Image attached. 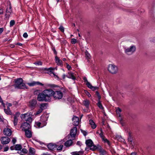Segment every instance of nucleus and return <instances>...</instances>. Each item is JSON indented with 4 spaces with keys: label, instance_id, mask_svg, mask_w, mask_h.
Masks as SVG:
<instances>
[{
    "label": "nucleus",
    "instance_id": "nucleus-1",
    "mask_svg": "<svg viewBox=\"0 0 155 155\" xmlns=\"http://www.w3.org/2000/svg\"><path fill=\"white\" fill-rule=\"evenodd\" d=\"M53 94L54 91L53 90L50 89H46L38 94L37 99L39 101H50Z\"/></svg>",
    "mask_w": 155,
    "mask_h": 155
},
{
    "label": "nucleus",
    "instance_id": "nucleus-2",
    "mask_svg": "<svg viewBox=\"0 0 155 155\" xmlns=\"http://www.w3.org/2000/svg\"><path fill=\"white\" fill-rule=\"evenodd\" d=\"M27 84L30 87H33L37 85L41 86H45L46 87H59L58 86L54 84H44L39 81H33L31 83H28Z\"/></svg>",
    "mask_w": 155,
    "mask_h": 155
},
{
    "label": "nucleus",
    "instance_id": "nucleus-3",
    "mask_svg": "<svg viewBox=\"0 0 155 155\" xmlns=\"http://www.w3.org/2000/svg\"><path fill=\"white\" fill-rule=\"evenodd\" d=\"M48 116L47 114L43 115L41 117V120L42 123L37 122L36 123V125L38 127H42L46 125V121L47 120Z\"/></svg>",
    "mask_w": 155,
    "mask_h": 155
},
{
    "label": "nucleus",
    "instance_id": "nucleus-4",
    "mask_svg": "<svg viewBox=\"0 0 155 155\" xmlns=\"http://www.w3.org/2000/svg\"><path fill=\"white\" fill-rule=\"evenodd\" d=\"M107 69L109 72L112 74H116L118 71V66L114 64H109Z\"/></svg>",
    "mask_w": 155,
    "mask_h": 155
},
{
    "label": "nucleus",
    "instance_id": "nucleus-5",
    "mask_svg": "<svg viewBox=\"0 0 155 155\" xmlns=\"http://www.w3.org/2000/svg\"><path fill=\"white\" fill-rule=\"evenodd\" d=\"M136 48L134 45H132L130 47L125 48L124 51L125 53L127 54H131L136 51Z\"/></svg>",
    "mask_w": 155,
    "mask_h": 155
},
{
    "label": "nucleus",
    "instance_id": "nucleus-6",
    "mask_svg": "<svg viewBox=\"0 0 155 155\" xmlns=\"http://www.w3.org/2000/svg\"><path fill=\"white\" fill-rule=\"evenodd\" d=\"M86 145L92 150H94L97 148V147L94 146L92 141L91 139L87 140L86 141Z\"/></svg>",
    "mask_w": 155,
    "mask_h": 155
},
{
    "label": "nucleus",
    "instance_id": "nucleus-7",
    "mask_svg": "<svg viewBox=\"0 0 155 155\" xmlns=\"http://www.w3.org/2000/svg\"><path fill=\"white\" fill-rule=\"evenodd\" d=\"M53 97L55 100H60L62 98L63 94L60 91H57L55 92L54 91Z\"/></svg>",
    "mask_w": 155,
    "mask_h": 155
},
{
    "label": "nucleus",
    "instance_id": "nucleus-8",
    "mask_svg": "<svg viewBox=\"0 0 155 155\" xmlns=\"http://www.w3.org/2000/svg\"><path fill=\"white\" fill-rule=\"evenodd\" d=\"M14 82L15 84L17 85V87H25V84L23 82V80L22 78H19L14 80Z\"/></svg>",
    "mask_w": 155,
    "mask_h": 155
},
{
    "label": "nucleus",
    "instance_id": "nucleus-9",
    "mask_svg": "<svg viewBox=\"0 0 155 155\" xmlns=\"http://www.w3.org/2000/svg\"><path fill=\"white\" fill-rule=\"evenodd\" d=\"M21 117L26 121L29 122H31L32 120L31 115L30 113H27L25 114H22L21 115Z\"/></svg>",
    "mask_w": 155,
    "mask_h": 155
},
{
    "label": "nucleus",
    "instance_id": "nucleus-10",
    "mask_svg": "<svg viewBox=\"0 0 155 155\" xmlns=\"http://www.w3.org/2000/svg\"><path fill=\"white\" fill-rule=\"evenodd\" d=\"M12 12V10L11 7V4H9L7 6V8L6 11V14L5 15V17L8 19L10 15L11 14Z\"/></svg>",
    "mask_w": 155,
    "mask_h": 155
},
{
    "label": "nucleus",
    "instance_id": "nucleus-11",
    "mask_svg": "<svg viewBox=\"0 0 155 155\" xmlns=\"http://www.w3.org/2000/svg\"><path fill=\"white\" fill-rule=\"evenodd\" d=\"M30 125L27 122H25L22 124L21 126V128L23 130H29L30 128Z\"/></svg>",
    "mask_w": 155,
    "mask_h": 155
},
{
    "label": "nucleus",
    "instance_id": "nucleus-12",
    "mask_svg": "<svg viewBox=\"0 0 155 155\" xmlns=\"http://www.w3.org/2000/svg\"><path fill=\"white\" fill-rule=\"evenodd\" d=\"M1 142L3 144L8 143L10 141V139L8 137H2L1 139Z\"/></svg>",
    "mask_w": 155,
    "mask_h": 155
},
{
    "label": "nucleus",
    "instance_id": "nucleus-13",
    "mask_svg": "<svg viewBox=\"0 0 155 155\" xmlns=\"http://www.w3.org/2000/svg\"><path fill=\"white\" fill-rule=\"evenodd\" d=\"M72 119L73 125L75 126H78L80 122L79 118L77 117L74 116Z\"/></svg>",
    "mask_w": 155,
    "mask_h": 155
},
{
    "label": "nucleus",
    "instance_id": "nucleus-14",
    "mask_svg": "<svg viewBox=\"0 0 155 155\" xmlns=\"http://www.w3.org/2000/svg\"><path fill=\"white\" fill-rule=\"evenodd\" d=\"M37 103V101L36 100L33 99L30 101L28 103V105L31 108H34Z\"/></svg>",
    "mask_w": 155,
    "mask_h": 155
},
{
    "label": "nucleus",
    "instance_id": "nucleus-15",
    "mask_svg": "<svg viewBox=\"0 0 155 155\" xmlns=\"http://www.w3.org/2000/svg\"><path fill=\"white\" fill-rule=\"evenodd\" d=\"M100 131L101 132L99 133V135L101 138L102 141L105 143H107L108 144H109L110 142L107 139L105 138L103 132L101 130Z\"/></svg>",
    "mask_w": 155,
    "mask_h": 155
},
{
    "label": "nucleus",
    "instance_id": "nucleus-16",
    "mask_svg": "<svg viewBox=\"0 0 155 155\" xmlns=\"http://www.w3.org/2000/svg\"><path fill=\"white\" fill-rule=\"evenodd\" d=\"M57 145L51 143H49L47 145L48 148L51 150H54L57 147Z\"/></svg>",
    "mask_w": 155,
    "mask_h": 155
},
{
    "label": "nucleus",
    "instance_id": "nucleus-17",
    "mask_svg": "<svg viewBox=\"0 0 155 155\" xmlns=\"http://www.w3.org/2000/svg\"><path fill=\"white\" fill-rule=\"evenodd\" d=\"M77 128L76 127H73L71 130L70 134L72 137H74L76 134Z\"/></svg>",
    "mask_w": 155,
    "mask_h": 155
},
{
    "label": "nucleus",
    "instance_id": "nucleus-18",
    "mask_svg": "<svg viewBox=\"0 0 155 155\" xmlns=\"http://www.w3.org/2000/svg\"><path fill=\"white\" fill-rule=\"evenodd\" d=\"M3 132L5 135L8 136H10L12 134V131L8 128H5Z\"/></svg>",
    "mask_w": 155,
    "mask_h": 155
},
{
    "label": "nucleus",
    "instance_id": "nucleus-19",
    "mask_svg": "<svg viewBox=\"0 0 155 155\" xmlns=\"http://www.w3.org/2000/svg\"><path fill=\"white\" fill-rule=\"evenodd\" d=\"M66 77L68 78L72 79L73 80H74L76 79V78L74 76V73L71 72H68Z\"/></svg>",
    "mask_w": 155,
    "mask_h": 155
},
{
    "label": "nucleus",
    "instance_id": "nucleus-20",
    "mask_svg": "<svg viewBox=\"0 0 155 155\" xmlns=\"http://www.w3.org/2000/svg\"><path fill=\"white\" fill-rule=\"evenodd\" d=\"M97 151H98L101 155H104L106 154L105 151L100 146L97 145Z\"/></svg>",
    "mask_w": 155,
    "mask_h": 155
},
{
    "label": "nucleus",
    "instance_id": "nucleus-21",
    "mask_svg": "<svg viewBox=\"0 0 155 155\" xmlns=\"http://www.w3.org/2000/svg\"><path fill=\"white\" fill-rule=\"evenodd\" d=\"M55 60L56 63H57L58 65L60 66L62 65V61L60 60L57 56H56L55 57Z\"/></svg>",
    "mask_w": 155,
    "mask_h": 155
},
{
    "label": "nucleus",
    "instance_id": "nucleus-22",
    "mask_svg": "<svg viewBox=\"0 0 155 155\" xmlns=\"http://www.w3.org/2000/svg\"><path fill=\"white\" fill-rule=\"evenodd\" d=\"M97 107H99L101 112L104 113V108L100 101H99L97 103Z\"/></svg>",
    "mask_w": 155,
    "mask_h": 155
},
{
    "label": "nucleus",
    "instance_id": "nucleus-23",
    "mask_svg": "<svg viewBox=\"0 0 155 155\" xmlns=\"http://www.w3.org/2000/svg\"><path fill=\"white\" fill-rule=\"evenodd\" d=\"M73 143L72 140H69L66 141L64 143V145L66 147H69L71 146Z\"/></svg>",
    "mask_w": 155,
    "mask_h": 155
},
{
    "label": "nucleus",
    "instance_id": "nucleus-24",
    "mask_svg": "<svg viewBox=\"0 0 155 155\" xmlns=\"http://www.w3.org/2000/svg\"><path fill=\"white\" fill-rule=\"evenodd\" d=\"M24 131H25L26 136L27 137L30 138L31 137L32 134L31 131L30 130H28Z\"/></svg>",
    "mask_w": 155,
    "mask_h": 155
},
{
    "label": "nucleus",
    "instance_id": "nucleus-25",
    "mask_svg": "<svg viewBox=\"0 0 155 155\" xmlns=\"http://www.w3.org/2000/svg\"><path fill=\"white\" fill-rule=\"evenodd\" d=\"M71 154L72 155H83V152L82 151L73 152H71Z\"/></svg>",
    "mask_w": 155,
    "mask_h": 155
},
{
    "label": "nucleus",
    "instance_id": "nucleus-26",
    "mask_svg": "<svg viewBox=\"0 0 155 155\" xmlns=\"http://www.w3.org/2000/svg\"><path fill=\"white\" fill-rule=\"evenodd\" d=\"M121 111V110L119 107H117L116 108V112L117 115L120 117L121 116L120 114V112Z\"/></svg>",
    "mask_w": 155,
    "mask_h": 155
},
{
    "label": "nucleus",
    "instance_id": "nucleus-27",
    "mask_svg": "<svg viewBox=\"0 0 155 155\" xmlns=\"http://www.w3.org/2000/svg\"><path fill=\"white\" fill-rule=\"evenodd\" d=\"M89 123L91 125V126L92 128L93 129H94L96 128V125L92 120H89Z\"/></svg>",
    "mask_w": 155,
    "mask_h": 155
},
{
    "label": "nucleus",
    "instance_id": "nucleus-28",
    "mask_svg": "<svg viewBox=\"0 0 155 155\" xmlns=\"http://www.w3.org/2000/svg\"><path fill=\"white\" fill-rule=\"evenodd\" d=\"M30 153L32 155H34L35 153V150L34 148L30 147L29 150Z\"/></svg>",
    "mask_w": 155,
    "mask_h": 155
},
{
    "label": "nucleus",
    "instance_id": "nucleus-29",
    "mask_svg": "<svg viewBox=\"0 0 155 155\" xmlns=\"http://www.w3.org/2000/svg\"><path fill=\"white\" fill-rule=\"evenodd\" d=\"M4 110L5 113L7 114H10L11 113L10 108L8 107H7L6 109H4Z\"/></svg>",
    "mask_w": 155,
    "mask_h": 155
},
{
    "label": "nucleus",
    "instance_id": "nucleus-30",
    "mask_svg": "<svg viewBox=\"0 0 155 155\" xmlns=\"http://www.w3.org/2000/svg\"><path fill=\"white\" fill-rule=\"evenodd\" d=\"M21 148V146L20 144H16L15 147V149L16 150H20Z\"/></svg>",
    "mask_w": 155,
    "mask_h": 155
},
{
    "label": "nucleus",
    "instance_id": "nucleus-31",
    "mask_svg": "<svg viewBox=\"0 0 155 155\" xmlns=\"http://www.w3.org/2000/svg\"><path fill=\"white\" fill-rule=\"evenodd\" d=\"M83 103L84 105L87 108L88 107H89V101L87 100L84 101Z\"/></svg>",
    "mask_w": 155,
    "mask_h": 155
},
{
    "label": "nucleus",
    "instance_id": "nucleus-32",
    "mask_svg": "<svg viewBox=\"0 0 155 155\" xmlns=\"http://www.w3.org/2000/svg\"><path fill=\"white\" fill-rule=\"evenodd\" d=\"M46 107V104L43 103L41 104L40 106V109H41L42 110L45 109Z\"/></svg>",
    "mask_w": 155,
    "mask_h": 155
},
{
    "label": "nucleus",
    "instance_id": "nucleus-33",
    "mask_svg": "<svg viewBox=\"0 0 155 155\" xmlns=\"http://www.w3.org/2000/svg\"><path fill=\"white\" fill-rule=\"evenodd\" d=\"M18 118L16 117H14V119L13 120V123L15 126L17 125L18 123Z\"/></svg>",
    "mask_w": 155,
    "mask_h": 155
},
{
    "label": "nucleus",
    "instance_id": "nucleus-34",
    "mask_svg": "<svg viewBox=\"0 0 155 155\" xmlns=\"http://www.w3.org/2000/svg\"><path fill=\"white\" fill-rule=\"evenodd\" d=\"M77 40L76 39L72 38L71 39V43L73 44H74L77 42Z\"/></svg>",
    "mask_w": 155,
    "mask_h": 155
},
{
    "label": "nucleus",
    "instance_id": "nucleus-35",
    "mask_svg": "<svg viewBox=\"0 0 155 155\" xmlns=\"http://www.w3.org/2000/svg\"><path fill=\"white\" fill-rule=\"evenodd\" d=\"M15 24V21L14 20H12L10 22V27L13 26Z\"/></svg>",
    "mask_w": 155,
    "mask_h": 155
},
{
    "label": "nucleus",
    "instance_id": "nucleus-36",
    "mask_svg": "<svg viewBox=\"0 0 155 155\" xmlns=\"http://www.w3.org/2000/svg\"><path fill=\"white\" fill-rule=\"evenodd\" d=\"M85 55L86 57L87 58H90V55L87 51H85Z\"/></svg>",
    "mask_w": 155,
    "mask_h": 155
},
{
    "label": "nucleus",
    "instance_id": "nucleus-37",
    "mask_svg": "<svg viewBox=\"0 0 155 155\" xmlns=\"http://www.w3.org/2000/svg\"><path fill=\"white\" fill-rule=\"evenodd\" d=\"M85 83L87 87H94L92 86L91 84L88 82V81Z\"/></svg>",
    "mask_w": 155,
    "mask_h": 155
},
{
    "label": "nucleus",
    "instance_id": "nucleus-38",
    "mask_svg": "<svg viewBox=\"0 0 155 155\" xmlns=\"http://www.w3.org/2000/svg\"><path fill=\"white\" fill-rule=\"evenodd\" d=\"M42 110L41 109H39L38 111L36 112V113L34 114L35 115L39 114L41 113L42 112Z\"/></svg>",
    "mask_w": 155,
    "mask_h": 155
},
{
    "label": "nucleus",
    "instance_id": "nucleus-39",
    "mask_svg": "<svg viewBox=\"0 0 155 155\" xmlns=\"http://www.w3.org/2000/svg\"><path fill=\"white\" fill-rule=\"evenodd\" d=\"M63 145H61L59 146L57 148V149L58 150H62L63 147Z\"/></svg>",
    "mask_w": 155,
    "mask_h": 155
},
{
    "label": "nucleus",
    "instance_id": "nucleus-40",
    "mask_svg": "<svg viewBox=\"0 0 155 155\" xmlns=\"http://www.w3.org/2000/svg\"><path fill=\"white\" fill-rule=\"evenodd\" d=\"M60 42L62 44H65L67 43V41L66 40H60Z\"/></svg>",
    "mask_w": 155,
    "mask_h": 155
},
{
    "label": "nucleus",
    "instance_id": "nucleus-41",
    "mask_svg": "<svg viewBox=\"0 0 155 155\" xmlns=\"http://www.w3.org/2000/svg\"><path fill=\"white\" fill-rule=\"evenodd\" d=\"M0 102L2 103V104L3 106L5 107V104L4 103L3 101L0 96Z\"/></svg>",
    "mask_w": 155,
    "mask_h": 155
},
{
    "label": "nucleus",
    "instance_id": "nucleus-42",
    "mask_svg": "<svg viewBox=\"0 0 155 155\" xmlns=\"http://www.w3.org/2000/svg\"><path fill=\"white\" fill-rule=\"evenodd\" d=\"M21 152L23 153H26L28 152V150L25 148H23L22 149Z\"/></svg>",
    "mask_w": 155,
    "mask_h": 155
},
{
    "label": "nucleus",
    "instance_id": "nucleus-43",
    "mask_svg": "<svg viewBox=\"0 0 155 155\" xmlns=\"http://www.w3.org/2000/svg\"><path fill=\"white\" fill-rule=\"evenodd\" d=\"M59 28L62 32H64V28L62 26H60Z\"/></svg>",
    "mask_w": 155,
    "mask_h": 155
},
{
    "label": "nucleus",
    "instance_id": "nucleus-44",
    "mask_svg": "<svg viewBox=\"0 0 155 155\" xmlns=\"http://www.w3.org/2000/svg\"><path fill=\"white\" fill-rule=\"evenodd\" d=\"M35 64L36 65H42V63L41 61H39L35 63Z\"/></svg>",
    "mask_w": 155,
    "mask_h": 155
},
{
    "label": "nucleus",
    "instance_id": "nucleus-45",
    "mask_svg": "<svg viewBox=\"0 0 155 155\" xmlns=\"http://www.w3.org/2000/svg\"><path fill=\"white\" fill-rule=\"evenodd\" d=\"M16 141V139L15 138H13L12 140V142L13 143V144H14Z\"/></svg>",
    "mask_w": 155,
    "mask_h": 155
},
{
    "label": "nucleus",
    "instance_id": "nucleus-46",
    "mask_svg": "<svg viewBox=\"0 0 155 155\" xmlns=\"http://www.w3.org/2000/svg\"><path fill=\"white\" fill-rule=\"evenodd\" d=\"M81 130V132L83 133L84 136H86L87 135V133L86 131L83 130Z\"/></svg>",
    "mask_w": 155,
    "mask_h": 155
},
{
    "label": "nucleus",
    "instance_id": "nucleus-47",
    "mask_svg": "<svg viewBox=\"0 0 155 155\" xmlns=\"http://www.w3.org/2000/svg\"><path fill=\"white\" fill-rule=\"evenodd\" d=\"M20 114V113L19 112H17L15 114L14 117H16L18 118V117Z\"/></svg>",
    "mask_w": 155,
    "mask_h": 155
},
{
    "label": "nucleus",
    "instance_id": "nucleus-48",
    "mask_svg": "<svg viewBox=\"0 0 155 155\" xmlns=\"http://www.w3.org/2000/svg\"><path fill=\"white\" fill-rule=\"evenodd\" d=\"M85 93L87 95L88 97H90L91 96V95L90 94V93L87 91H85Z\"/></svg>",
    "mask_w": 155,
    "mask_h": 155
},
{
    "label": "nucleus",
    "instance_id": "nucleus-49",
    "mask_svg": "<svg viewBox=\"0 0 155 155\" xmlns=\"http://www.w3.org/2000/svg\"><path fill=\"white\" fill-rule=\"evenodd\" d=\"M23 36L24 38H27L28 37V35L27 33L25 32L24 33Z\"/></svg>",
    "mask_w": 155,
    "mask_h": 155
},
{
    "label": "nucleus",
    "instance_id": "nucleus-50",
    "mask_svg": "<svg viewBox=\"0 0 155 155\" xmlns=\"http://www.w3.org/2000/svg\"><path fill=\"white\" fill-rule=\"evenodd\" d=\"M83 79L84 80V82L86 83V82L88 81L87 78L86 77H83Z\"/></svg>",
    "mask_w": 155,
    "mask_h": 155
},
{
    "label": "nucleus",
    "instance_id": "nucleus-51",
    "mask_svg": "<svg viewBox=\"0 0 155 155\" xmlns=\"http://www.w3.org/2000/svg\"><path fill=\"white\" fill-rule=\"evenodd\" d=\"M52 73L54 75V76L55 77V78H57V80H60V79L59 78V77L58 76V75H56L53 72H52Z\"/></svg>",
    "mask_w": 155,
    "mask_h": 155
},
{
    "label": "nucleus",
    "instance_id": "nucleus-52",
    "mask_svg": "<svg viewBox=\"0 0 155 155\" xmlns=\"http://www.w3.org/2000/svg\"><path fill=\"white\" fill-rule=\"evenodd\" d=\"M52 50L53 51L54 54H55V55H57V52L56 51L55 48H52Z\"/></svg>",
    "mask_w": 155,
    "mask_h": 155
},
{
    "label": "nucleus",
    "instance_id": "nucleus-53",
    "mask_svg": "<svg viewBox=\"0 0 155 155\" xmlns=\"http://www.w3.org/2000/svg\"><path fill=\"white\" fill-rule=\"evenodd\" d=\"M4 28H0V35L2 33V32L4 31Z\"/></svg>",
    "mask_w": 155,
    "mask_h": 155
},
{
    "label": "nucleus",
    "instance_id": "nucleus-54",
    "mask_svg": "<svg viewBox=\"0 0 155 155\" xmlns=\"http://www.w3.org/2000/svg\"><path fill=\"white\" fill-rule=\"evenodd\" d=\"M77 144L79 146H81V143L80 141H78L77 143Z\"/></svg>",
    "mask_w": 155,
    "mask_h": 155
},
{
    "label": "nucleus",
    "instance_id": "nucleus-55",
    "mask_svg": "<svg viewBox=\"0 0 155 155\" xmlns=\"http://www.w3.org/2000/svg\"><path fill=\"white\" fill-rule=\"evenodd\" d=\"M66 75L65 74H63L62 76V79L64 81L65 77L66 76Z\"/></svg>",
    "mask_w": 155,
    "mask_h": 155
},
{
    "label": "nucleus",
    "instance_id": "nucleus-56",
    "mask_svg": "<svg viewBox=\"0 0 155 155\" xmlns=\"http://www.w3.org/2000/svg\"><path fill=\"white\" fill-rule=\"evenodd\" d=\"M36 140L37 142H38L39 143H40V144H41H41H43V143H42V142H41V141H40L39 140Z\"/></svg>",
    "mask_w": 155,
    "mask_h": 155
},
{
    "label": "nucleus",
    "instance_id": "nucleus-57",
    "mask_svg": "<svg viewBox=\"0 0 155 155\" xmlns=\"http://www.w3.org/2000/svg\"><path fill=\"white\" fill-rule=\"evenodd\" d=\"M67 67L68 70H69L70 68H71V66L68 64H67Z\"/></svg>",
    "mask_w": 155,
    "mask_h": 155
},
{
    "label": "nucleus",
    "instance_id": "nucleus-58",
    "mask_svg": "<svg viewBox=\"0 0 155 155\" xmlns=\"http://www.w3.org/2000/svg\"><path fill=\"white\" fill-rule=\"evenodd\" d=\"M3 11L2 9H0V14H3Z\"/></svg>",
    "mask_w": 155,
    "mask_h": 155
},
{
    "label": "nucleus",
    "instance_id": "nucleus-59",
    "mask_svg": "<svg viewBox=\"0 0 155 155\" xmlns=\"http://www.w3.org/2000/svg\"><path fill=\"white\" fill-rule=\"evenodd\" d=\"M8 148L7 147H5L4 148V151H6L8 150Z\"/></svg>",
    "mask_w": 155,
    "mask_h": 155
},
{
    "label": "nucleus",
    "instance_id": "nucleus-60",
    "mask_svg": "<svg viewBox=\"0 0 155 155\" xmlns=\"http://www.w3.org/2000/svg\"><path fill=\"white\" fill-rule=\"evenodd\" d=\"M97 98L98 99H101V96L97 92Z\"/></svg>",
    "mask_w": 155,
    "mask_h": 155
},
{
    "label": "nucleus",
    "instance_id": "nucleus-61",
    "mask_svg": "<svg viewBox=\"0 0 155 155\" xmlns=\"http://www.w3.org/2000/svg\"><path fill=\"white\" fill-rule=\"evenodd\" d=\"M136 153L135 152L131 153V155H136Z\"/></svg>",
    "mask_w": 155,
    "mask_h": 155
},
{
    "label": "nucleus",
    "instance_id": "nucleus-62",
    "mask_svg": "<svg viewBox=\"0 0 155 155\" xmlns=\"http://www.w3.org/2000/svg\"><path fill=\"white\" fill-rule=\"evenodd\" d=\"M12 106V104H11V103H8V107H11Z\"/></svg>",
    "mask_w": 155,
    "mask_h": 155
},
{
    "label": "nucleus",
    "instance_id": "nucleus-63",
    "mask_svg": "<svg viewBox=\"0 0 155 155\" xmlns=\"http://www.w3.org/2000/svg\"><path fill=\"white\" fill-rule=\"evenodd\" d=\"M47 70H54L53 68H48V69Z\"/></svg>",
    "mask_w": 155,
    "mask_h": 155
},
{
    "label": "nucleus",
    "instance_id": "nucleus-64",
    "mask_svg": "<svg viewBox=\"0 0 155 155\" xmlns=\"http://www.w3.org/2000/svg\"><path fill=\"white\" fill-rule=\"evenodd\" d=\"M92 90H95V89H96V88H94V87H93V88H90Z\"/></svg>",
    "mask_w": 155,
    "mask_h": 155
}]
</instances>
